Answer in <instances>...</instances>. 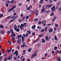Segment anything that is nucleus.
<instances>
[{
  "label": "nucleus",
  "instance_id": "obj_42",
  "mask_svg": "<svg viewBox=\"0 0 61 61\" xmlns=\"http://www.w3.org/2000/svg\"><path fill=\"white\" fill-rule=\"evenodd\" d=\"M45 9H43L41 10V12H44L45 11Z\"/></svg>",
  "mask_w": 61,
  "mask_h": 61
},
{
  "label": "nucleus",
  "instance_id": "obj_38",
  "mask_svg": "<svg viewBox=\"0 0 61 61\" xmlns=\"http://www.w3.org/2000/svg\"><path fill=\"white\" fill-rule=\"evenodd\" d=\"M23 58H24V56H22L21 57H20V60H22V59H23Z\"/></svg>",
  "mask_w": 61,
  "mask_h": 61
},
{
  "label": "nucleus",
  "instance_id": "obj_56",
  "mask_svg": "<svg viewBox=\"0 0 61 61\" xmlns=\"http://www.w3.org/2000/svg\"><path fill=\"white\" fill-rule=\"evenodd\" d=\"M49 1L50 3H52V2H53V1H52V0H49Z\"/></svg>",
  "mask_w": 61,
  "mask_h": 61
},
{
  "label": "nucleus",
  "instance_id": "obj_11",
  "mask_svg": "<svg viewBox=\"0 0 61 61\" xmlns=\"http://www.w3.org/2000/svg\"><path fill=\"white\" fill-rule=\"evenodd\" d=\"M5 31L4 30H1L0 31V33H1V34H5Z\"/></svg>",
  "mask_w": 61,
  "mask_h": 61
},
{
  "label": "nucleus",
  "instance_id": "obj_52",
  "mask_svg": "<svg viewBox=\"0 0 61 61\" xmlns=\"http://www.w3.org/2000/svg\"><path fill=\"white\" fill-rule=\"evenodd\" d=\"M29 7L30 8H32V5H30L29 6Z\"/></svg>",
  "mask_w": 61,
  "mask_h": 61
},
{
  "label": "nucleus",
  "instance_id": "obj_31",
  "mask_svg": "<svg viewBox=\"0 0 61 61\" xmlns=\"http://www.w3.org/2000/svg\"><path fill=\"white\" fill-rule=\"evenodd\" d=\"M1 50L2 53L3 54H4V53H5V52H4V51H5V50H4V49H1Z\"/></svg>",
  "mask_w": 61,
  "mask_h": 61
},
{
  "label": "nucleus",
  "instance_id": "obj_24",
  "mask_svg": "<svg viewBox=\"0 0 61 61\" xmlns=\"http://www.w3.org/2000/svg\"><path fill=\"white\" fill-rule=\"evenodd\" d=\"M27 33L28 34H31V32H30V30L27 31Z\"/></svg>",
  "mask_w": 61,
  "mask_h": 61
},
{
  "label": "nucleus",
  "instance_id": "obj_34",
  "mask_svg": "<svg viewBox=\"0 0 61 61\" xmlns=\"http://www.w3.org/2000/svg\"><path fill=\"white\" fill-rule=\"evenodd\" d=\"M38 20V19L37 18H36L34 19V22H36V21H37V20Z\"/></svg>",
  "mask_w": 61,
  "mask_h": 61
},
{
  "label": "nucleus",
  "instance_id": "obj_4",
  "mask_svg": "<svg viewBox=\"0 0 61 61\" xmlns=\"http://www.w3.org/2000/svg\"><path fill=\"white\" fill-rule=\"evenodd\" d=\"M15 54H16V56H18V53L17 51H15V52L13 53L14 55H15Z\"/></svg>",
  "mask_w": 61,
  "mask_h": 61
},
{
  "label": "nucleus",
  "instance_id": "obj_16",
  "mask_svg": "<svg viewBox=\"0 0 61 61\" xmlns=\"http://www.w3.org/2000/svg\"><path fill=\"white\" fill-rule=\"evenodd\" d=\"M61 57H59L57 59V60L58 61H60L61 60Z\"/></svg>",
  "mask_w": 61,
  "mask_h": 61
},
{
  "label": "nucleus",
  "instance_id": "obj_28",
  "mask_svg": "<svg viewBox=\"0 0 61 61\" xmlns=\"http://www.w3.org/2000/svg\"><path fill=\"white\" fill-rule=\"evenodd\" d=\"M23 27L20 25V29L21 30H23Z\"/></svg>",
  "mask_w": 61,
  "mask_h": 61
},
{
  "label": "nucleus",
  "instance_id": "obj_26",
  "mask_svg": "<svg viewBox=\"0 0 61 61\" xmlns=\"http://www.w3.org/2000/svg\"><path fill=\"white\" fill-rule=\"evenodd\" d=\"M15 1V0H11L10 1V3L11 4H13L14 2Z\"/></svg>",
  "mask_w": 61,
  "mask_h": 61
},
{
  "label": "nucleus",
  "instance_id": "obj_48",
  "mask_svg": "<svg viewBox=\"0 0 61 61\" xmlns=\"http://www.w3.org/2000/svg\"><path fill=\"white\" fill-rule=\"evenodd\" d=\"M18 5L19 6H22V4L21 3L20 4H18Z\"/></svg>",
  "mask_w": 61,
  "mask_h": 61
},
{
  "label": "nucleus",
  "instance_id": "obj_32",
  "mask_svg": "<svg viewBox=\"0 0 61 61\" xmlns=\"http://www.w3.org/2000/svg\"><path fill=\"white\" fill-rule=\"evenodd\" d=\"M3 17V14H0V18L1 17Z\"/></svg>",
  "mask_w": 61,
  "mask_h": 61
},
{
  "label": "nucleus",
  "instance_id": "obj_40",
  "mask_svg": "<svg viewBox=\"0 0 61 61\" xmlns=\"http://www.w3.org/2000/svg\"><path fill=\"white\" fill-rule=\"evenodd\" d=\"M57 49V47L55 46L54 47V49L55 50H56Z\"/></svg>",
  "mask_w": 61,
  "mask_h": 61
},
{
  "label": "nucleus",
  "instance_id": "obj_50",
  "mask_svg": "<svg viewBox=\"0 0 61 61\" xmlns=\"http://www.w3.org/2000/svg\"><path fill=\"white\" fill-rule=\"evenodd\" d=\"M47 56V53L46 52L45 54V56Z\"/></svg>",
  "mask_w": 61,
  "mask_h": 61
},
{
  "label": "nucleus",
  "instance_id": "obj_8",
  "mask_svg": "<svg viewBox=\"0 0 61 61\" xmlns=\"http://www.w3.org/2000/svg\"><path fill=\"white\" fill-rule=\"evenodd\" d=\"M13 36L14 37H15V34L13 32L11 34V37H13Z\"/></svg>",
  "mask_w": 61,
  "mask_h": 61
},
{
  "label": "nucleus",
  "instance_id": "obj_62",
  "mask_svg": "<svg viewBox=\"0 0 61 61\" xmlns=\"http://www.w3.org/2000/svg\"><path fill=\"white\" fill-rule=\"evenodd\" d=\"M10 18H11V16H8L7 17V19H10Z\"/></svg>",
  "mask_w": 61,
  "mask_h": 61
},
{
  "label": "nucleus",
  "instance_id": "obj_23",
  "mask_svg": "<svg viewBox=\"0 0 61 61\" xmlns=\"http://www.w3.org/2000/svg\"><path fill=\"white\" fill-rule=\"evenodd\" d=\"M14 29L15 30L17 29V26L15 25H14Z\"/></svg>",
  "mask_w": 61,
  "mask_h": 61
},
{
  "label": "nucleus",
  "instance_id": "obj_27",
  "mask_svg": "<svg viewBox=\"0 0 61 61\" xmlns=\"http://www.w3.org/2000/svg\"><path fill=\"white\" fill-rule=\"evenodd\" d=\"M37 29H42V28L41 27H40L39 26H38L37 27Z\"/></svg>",
  "mask_w": 61,
  "mask_h": 61
},
{
  "label": "nucleus",
  "instance_id": "obj_12",
  "mask_svg": "<svg viewBox=\"0 0 61 61\" xmlns=\"http://www.w3.org/2000/svg\"><path fill=\"white\" fill-rule=\"evenodd\" d=\"M44 1V0H41L39 2V3L40 4H43L44 3V1Z\"/></svg>",
  "mask_w": 61,
  "mask_h": 61
},
{
  "label": "nucleus",
  "instance_id": "obj_22",
  "mask_svg": "<svg viewBox=\"0 0 61 61\" xmlns=\"http://www.w3.org/2000/svg\"><path fill=\"white\" fill-rule=\"evenodd\" d=\"M17 32H19L20 31V29H17L15 30Z\"/></svg>",
  "mask_w": 61,
  "mask_h": 61
},
{
  "label": "nucleus",
  "instance_id": "obj_64",
  "mask_svg": "<svg viewBox=\"0 0 61 61\" xmlns=\"http://www.w3.org/2000/svg\"><path fill=\"white\" fill-rule=\"evenodd\" d=\"M58 10H59V11H61V8H58Z\"/></svg>",
  "mask_w": 61,
  "mask_h": 61
},
{
  "label": "nucleus",
  "instance_id": "obj_57",
  "mask_svg": "<svg viewBox=\"0 0 61 61\" xmlns=\"http://www.w3.org/2000/svg\"><path fill=\"white\" fill-rule=\"evenodd\" d=\"M6 1V2H7V3L8 4H10V1H9L8 0V1Z\"/></svg>",
  "mask_w": 61,
  "mask_h": 61
},
{
  "label": "nucleus",
  "instance_id": "obj_41",
  "mask_svg": "<svg viewBox=\"0 0 61 61\" xmlns=\"http://www.w3.org/2000/svg\"><path fill=\"white\" fill-rule=\"evenodd\" d=\"M25 16L23 17L22 18L23 20H25Z\"/></svg>",
  "mask_w": 61,
  "mask_h": 61
},
{
  "label": "nucleus",
  "instance_id": "obj_21",
  "mask_svg": "<svg viewBox=\"0 0 61 61\" xmlns=\"http://www.w3.org/2000/svg\"><path fill=\"white\" fill-rule=\"evenodd\" d=\"M0 28H4V26L2 25H0Z\"/></svg>",
  "mask_w": 61,
  "mask_h": 61
},
{
  "label": "nucleus",
  "instance_id": "obj_13",
  "mask_svg": "<svg viewBox=\"0 0 61 61\" xmlns=\"http://www.w3.org/2000/svg\"><path fill=\"white\" fill-rule=\"evenodd\" d=\"M10 50H9L8 49H7V52L8 53H10V51L12 49L11 48H10Z\"/></svg>",
  "mask_w": 61,
  "mask_h": 61
},
{
  "label": "nucleus",
  "instance_id": "obj_33",
  "mask_svg": "<svg viewBox=\"0 0 61 61\" xmlns=\"http://www.w3.org/2000/svg\"><path fill=\"white\" fill-rule=\"evenodd\" d=\"M20 26H22V27H23V26H24V27H26L27 26H24L23 24H21V25Z\"/></svg>",
  "mask_w": 61,
  "mask_h": 61
},
{
  "label": "nucleus",
  "instance_id": "obj_20",
  "mask_svg": "<svg viewBox=\"0 0 61 61\" xmlns=\"http://www.w3.org/2000/svg\"><path fill=\"white\" fill-rule=\"evenodd\" d=\"M32 50V48H30L28 49V51L29 52H31V50Z\"/></svg>",
  "mask_w": 61,
  "mask_h": 61
},
{
  "label": "nucleus",
  "instance_id": "obj_5",
  "mask_svg": "<svg viewBox=\"0 0 61 61\" xmlns=\"http://www.w3.org/2000/svg\"><path fill=\"white\" fill-rule=\"evenodd\" d=\"M52 11H55L56 10V8H55V6H54L53 7H52L51 9Z\"/></svg>",
  "mask_w": 61,
  "mask_h": 61
},
{
  "label": "nucleus",
  "instance_id": "obj_36",
  "mask_svg": "<svg viewBox=\"0 0 61 61\" xmlns=\"http://www.w3.org/2000/svg\"><path fill=\"white\" fill-rule=\"evenodd\" d=\"M15 20V19H13L12 20H10V23H11V22H13V21H14Z\"/></svg>",
  "mask_w": 61,
  "mask_h": 61
},
{
  "label": "nucleus",
  "instance_id": "obj_10",
  "mask_svg": "<svg viewBox=\"0 0 61 61\" xmlns=\"http://www.w3.org/2000/svg\"><path fill=\"white\" fill-rule=\"evenodd\" d=\"M11 19H16V16H13L11 17Z\"/></svg>",
  "mask_w": 61,
  "mask_h": 61
},
{
  "label": "nucleus",
  "instance_id": "obj_51",
  "mask_svg": "<svg viewBox=\"0 0 61 61\" xmlns=\"http://www.w3.org/2000/svg\"><path fill=\"white\" fill-rule=\"evenodd\" d=\"M7 58L6 57H5L4 59V61H6V60H7Z\"/></svg>",
  "mask_w": 61,
  "mask_h": 61
},
{
  "label": "nucleus",
  "instance_id": "obj_29",
  "mask_svg": "<svg viewBox=\"0 0 61 61\" xmlns=\"http://www.w3.org/2000/svg\"><path fill=\"white\" fill-rule=\"evenodd\" d=\"M43 36V34H41L39 36V37H42Z\"/></svg>",
  "mask_w": 61,
  "mask_h": 61
},
{
  "label": "nucleus",
  "instance_id": "obj_54",
  "mask_svg": "<svg viewBox=\"0 0 61 61\" xmlns=\"http://www.w3.org/2000/svg\"><path fill=\"white\" fill-rule=\"evenodd\" d=\"M30 9V8L29 7H28L27 8V10H29Z\"/></svg>",
  "mask_w": 61,
  "mask_h": 61
},
{
  "label": "nucleus",
  "instance_id": "obj_49",
  "mask_svg": "<svg viewBox=\"0 0 61 61\" xmlns=\"http://www.w3.org/2000/svg\"><path fill=\"white\" fill-rule=\"evenodd\" d=\"M35 34H35V33L34 32H33L32 33V36H34L35 35Z\"/></svg>",
  "mask_w": 61,
  "mask_h": 61
},
{
  "label": "nucleus",
  "instance_id": "obj_55",
  "mask_svg": "<svg viewBox=\"0 0 61 61\" xmlns=\"http://www.w3.org/2000/svg\"><path fill=\"white\" fill-rule=\"evenodd\" d=\"M29 18V16H27L26 17V19H28Z\"/></svg>",
  "mask_w": 61,
  "mask_h": 61
},
{
  "label": "nucleus",
  "instance_id": "obj_47",
  "mask_svg": "<svg viewBox=\"0 0 61 61\" xmlns=\"http://www.w3.org/2000/svg\"><path fill=\"white\" fill-rule=\"evenodd\" d=\"M26 36V37L27 38L28 37V34L27 33L25 34Z\"/></svg>",
  "mask_w": 61,
  "mask_h": 61
},
{
  "label": "nucleus",
  "instance_id": "obj_61",
  "mask_svg": "<svg viewBox=\"0 0 61 61\" xmlns=\"http://www.w3.org/2000/svg\"><path fill=\"white\" fill-rule=\"evenodd\" d=\"M17 48L18 50H19V49H20L19 47L18 46H17Z\"/></svg>",
  "mask_w": 61,
  "mask_h": 61
},
{
  "label": "nucleus",
  "instance_id": "obj_15",
  "mask_svg": "<svg viewBox=\"0 0 61 61\" xmlns=\"http://www.w3.org/2000/svg\"><path fill=\"white\" fill-rule=\"evenodd\" d=\"M38 10H36L35 13V15L36 16H37L38 15Z\"/></svg>",
  "mask_w": 61,
  "mask_h": 61
},
{
  "label": "nucleus",
  "instance_id": "obj_30",
  "mask_svg": "<svg viewBox=\"0 0 61 61\" xmlns=\"http://www.w3.org/2000/svg\"><path fill=\"white\" fill-rule=\"evenodd\" d=\"M9 5L7 3L5 4V6H6V7H8V5Z\"/></svg>",
  "mask_w": 61,
  "mask_h": 61
},
{
  "label": "nucleus",
  "instance_id": "obj_2",
  "mask_svg": "<svg viewBox=\"0 0 61 61\" xmlns=\"http://www.w3.org/2000/svg\"><path fill=\"white\" fill-rule=\"evenodd\" d=\"M23 36L21 37V39L22 40V42H24L25 41V39H24V38H25L26 37V36L24 34H23Z\"/></svg>",
  "mask_w": 61,
  "mask_h": 61
},
{
  "label": "nucleus",
  "instance_id": "obj_7",
  "mask_svg": "<svg viewBox=\"0 0 61 61\" xmlns=\"http://www.w3.org/2000/svg\"><path fill=\"white\" fill-rule=\"evenodd\" d=\"M14 10V8L12 7L10 9H9L8 10V12H10L11 11H13Z\"/></svg>",
  "mask_w": 61,
  "mask_h": 61
},
{
  "label": "nucleus",
  "instance_id": "obj_63",
  "mask_svg": "<svg viewBox=\"0 0 61 61\" xmlns=\"http://www.w3.org/2000/svg\"><path fill=\"white\" fill-rule=\"evenodd\" d=\"M41 24V21H39L38 23L39 25H40Z\"/></svg>",
  "mask_w": 61,
  "mask_h": 61
},
{
  "label": "nucleus",
  "instance_id": "obj_45",
  "mask_svg": "<svg viewBox=\"0 0 61 61\" xmlns=\"http://www.w3.org/2000/svg\"><path fill=\"white\" fill-rule=\"evenodd\" d=\"M17 59V57L16 56L14 57V60H16Z\"/></svg>",
  "mask_w": 61,
  "mask_h": 61
},
{
  "label": "nucleus",
  "instance_id": "obj_14",
  "mask_svg": "<svg viewBox=\"0 0 61 61\" xmlns=\"http://www.w3.org/2000/svg\"><path fill=\"white\" fill-rule=\"evenodd\" d=\"M57 52L59 54H61V50L60 51H58V50H57Z\"/></svg>",
  "mask_w": 61,
  "mask_h": 61
},
{
  "label": "nucleus",
  "instance_id": "obj_19",
  "mask_svg": "<svg viewBox=\"0 0 61 61\" xmlns=\"http://www.w3.org/2000/svg\"><path fill=\"white\" fill-rule=\"evenodd\" d=\"M42 42L43 43H45V42H46V40H45L42 39Z\"/></svg>",
  "mask_w": 61,
  "mask_h": 61
},
{
  "label": "nucleus",
  "instance_id": "obj_3",
  "mask_svg": "<svg viewBox=\"0 0 61 61\" xmlns=\"http://www.w3.org/2000/svg\"><path fill=\"white\" fill-rule=\"evenodd\" d=\"M53 5L52 4H51L50 5H46V8H50V7H52Z\"/></svg>",
  "mask_w": 61,
  "mask_h": 61
},
{
  "label": "nucleus",
  "instance_id": "obj_59",
  "mask_svg": "<svg viewBox=\"0 0 61 61\" xmlns=\"http://www.w3.org/2000/svg\"><path fill=\"white\" fill-rule=\"evenodd\" d=\"M20 55H18L17 56V58L18 59H19V58H20Z\"/></svg>",
  "mask_w": 61,
  "mask_h": 61
},
{
  "label": "nucleus",
  "instance_id": "obj_35",
  "mask_svg": "<svg viewBox=\"0 0 61 61\" xmlns=\"http://www.w3.org/2000/svg\"><path fill=\"white\" fill-rule=\"evenodd\" d=\"M3 56H0V61H2V58H3Z\"/></svg>",
  "mask_w": 61,
  "mask_h": 61
},
{
  "label": "nucleus",
  "instance_id": "obj_18",
  "mask_svg": "<svg viewBox=\"0 0 61 61\" xmlns=\"http://www.w3.org/2000/svg\"><path fill=\"white\" fill-rule=\"evenodd\" d=\"M23 46H24V47H25L26 46V45L25 42H24L23 43Z\"/></svg>",
  "mask_w": 61,
  "mask_h": 61
},
{
  "label": "nucleus",
  "instance_id": "obj_9",
  "mask_svg": "<svg viewBox=\"0 0 61 61\" xmlns=\"http://www.w3.org/2000/svg\"><path fill=\"white\" fill-rule=\"evenodd\" d=\"M53 28H51L49 30V32L50 33L51 32H53Z\"/></svg>",
  "mask_w": 61,
  "mask_h": 61
},
{
  "label": "nucleus",
  "instance_id": "obj_39",
  "mask_svg": "<svg viewBox=\"0 0 61 61\" xmlns=\"http://www.w3.org/2000/svg\"><path fill=\"white\" fill-rule=\"evenodd\" d=\"M10 33H13V30L12 29H10Z\"/></svg>",
  "mask_w": 61,
  "mask_h": 61
},
{
  "label": "nucleus",
  "instance_id": "obj_44",
  "mask_svg": "<svg viewBox=\"0 0 61 61\" xmlns=\"http://www.w3.org/2000/svg\"><path fill=\"white\" fill-rule=\"evenodd\" d=\"M55 26L56 27H57L58 26V25L57 24H56L55 25Z\"/></svg>",
  "mask_w": 61,
  "mask_h": 61
},
{
  "label": "nucleus",
  "instance_id": "obj_17",
  "mask_svg": "<svg viewBox=\"0 0 61 61\" xmlns=\"http://www.w3.org/2000/svg\"><path fill=\"white\" fill-rule=\"evenodd\" d=\"M54 39L56 40H57V37L56 35H55Z\"/></svg>",
  "mask_w": 61,
  "mask_h": 61
},
{
  "label": "nucleus",
  "instance_id": "obj_1",
  "mask_svg": "<svg viewBox=\"0 0 61 61\" xmlns=\"http://www.w3.org/2000/svg\"><path fill=\"white\" fill-rule=\"evenodd\" d=\"M22 36V35H18V36L17 38L18 40L17 41V42L19 44H20V43H21V38H21Z\"/></svg>",
  "mask_w": 61,
  "mask_h": 61
},
{
  "label": "nucleus",
  "instance_id": "obj_53",
  "mask_svg": "<svg viewBox=\"0 0 61 61\" xmlns=\"http://www.w3.org/2000/svg\"><path fill=\"white\" fill-rule=\"evenodd\" d=\"M23 24L24 26H27L26 25V23H23Z\"/></svg>",
  "mask_w": 61,
  "mask_h": 61
},
{
  "label": "nucleus",
  "instance_id": "obj_43",
  "mask_svg": "<svg viewBox=\"0 0 61 61\" xmlns=\"http://www.w3.org/2000/svg\"><path fill=\"white\" fill-rule=\"evenodd\" d=\"M32 55H33L34 57H35V56H36V54L34 53L32 54Z\"/></svg>",
  "mask_w": 61,
  "mask_h": 61
},
{
  "label": "nucleus",
  "instance_id": "obj_58",
  "mask_svg": "<svg viewBox=\"0 0 61 61\" xmlns=\"http://www.w3.org/2000/svg\"><path fill=\"white\" fill-rule=\"evenodd\" d=\"M39 41V40L38 39V38H37L36 40V42H38Z\"/></svg>",
  "mask_w": 61,
  "mask_h": 61
},
{
  "label": "nucleus",
  "instance_id": "obj_25",
  "mask_svg": "<svg viewBox=\"0 0 61 61\" xmlns=\"http://www.w3.org/2000/svg\"><path fill=\"white\" fill-rule=\"evenodd\" d=\"M47 26H46L45 27V28H44L45 30V31H47Z\"/></svg>",
  "mask_w": 61,
  "mask_h": 61
},
{
  "label": "nucleus",
  "instance_id": "obj_6",
  "mask_svg": "<svg viewBox=\"0 0 61 61\" xmlns=\"http://www.w3.org/2000/svg\"><path fill=\"white\" fill-rule=\"evenodd\" d=\"M12 55H10V56H9L8 58H7V59L8 60H10V59H12Z\"/></svg>",
  "mask_w": 61,
  "mask_h": 61
},
{
  "label": "nucleus",
  "instance_id": "obj_60",
  "mask_svg": "<svg viewBox=\"0 0 61 61\" xmlns=\"http://www.w3.org/2000/svg\"><path fill=\"white\" fill-rule=\"evenodd\" d=\"M56 16H55L54 17V20H56Z\"/></svg>",
  "mask_w": 61,
  "mask_h": 61
},
{
  "label": "nucleus",
  "instance_id": "obj_46",
  "mask_svg": "<svg viewBox=\"0 0 61 61\" xmlns=\"http://www.w3.org/2000/svg\"><path fill=\"white\" fill-rule=\"evenodd\" d=\"M44 31H45L44 29H43L41 30V32H44Z\"/></svg>",
  "mask_w": 61,
  "mask_h": 61
},
{
  "label": "nucleus",
  "instance_id": "obj_37",
  "mask_svg": "<svg viewBox=\"0 0 61 61\" xmlns=\"http://www.w3.org/2000/svg\"><path fill=\"white\" fill-rule=\"evenodd\" d=\"M45 39L46 40H48V37L47 36H46L45 38Z\"/></svg>",
  "mask_w": 61,
  "mask_h": 61
}]
</instances>
